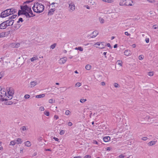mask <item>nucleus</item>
Instances as JSON below:
<instances>
[{
  "label": "nucleus",
  "instance_id": "1",
  "mask_svg": "<svg viewBox=\"0 0 158 158\" xmlns=\"http://www.w3.org/2000/svg\"><path fill=\"white\" fill-rule=\"evenodd\" d=\"M44 8V6L42 4L36 2L34 3L32 9L34 11L40 13L42 12Z\"/></svg>",
  "mask_w": 158,
  "mask_h": 158
},
{
  "label": "nucleus",
  "instance_id": "2",
  "mask_svg": "<svg viewBox=\"0 0 158 158\" xmlns=\"http://www.w3.org/2000/svg\"><path fill=\"white\" fill-rule=\"evenodd\" d=\"M6 93L4 89H1L0 90V96L1 98L0 99V101L2 102L4 101L8 100L7 96L6 95Z\"/></svg>",
  "mask_w": 158,
  "mask_h": 158
},
{
  "label": "nucleus",
  "instance_id": "3",
  "mask_svg": "<svg viewBox=\"0 0 158 158\" xmlns=\"http://www.w3.org/2000/svg\"><path fill=\"white\" fill-rule=\"evenodd\" d=\"M133 3L132 0H120L119 5L122 6H132Z\"/></svg>",
  "mask_w": 158,
  "mask_h": 158
},
{
  "label": "nucleus",
  "instance_id": "4",
  "mask_svg": "<svg viewBox=\"0 0 158 158\" xmlns=\"http://www.w3.org/2000/svg\"><path fill=\"white\" fill-rule=\"evenodd\" d=\"M2 62L3 63V67H5L8 69H11L14 67V63H10L9 61H5V62H3V60L0 61V62L2 63Z\"/></svg>",
  "mask_w": 158,
  "mask_h": 158
},
{
  "label": "nucleus",
  "instance_id": "5",
  "mask_svg": "<svg viewBox=\"0 0 158 158\" xmlns=\"http://www.w3.org/2000/svg\"><path fill=\"white\" fill-rule=\"evenodd\" d=\"M10 9H7L1 12L0 17L3 18L6 17L9 15H11V12H10Z\"/></svg>",
  "mask_w": 158,
  "mask_h": 158
},
{
  "label": "nucleus",
  "instance_id": "6",
  "mask_svg": "<svg viewBox=\"0 0 158 158\" xmlns=\"http://www.w3.org/2000/svg\"><path fill=\"white\" fill-rule=\"evenodd\" d=\"M7 90L8 94L7 96L8 100H10L12 98L13 95L14 93V89L12 87H9L8 89H7Z\"/></svg>",
  "mask_w": 158,
  "mask_h": 158
},
{
  "label": "nucleus",
  "instance_id": "7",
  "mask_svg": "<svg viewBox=\"0 0 158 158\" xmlns=\"http://www.w3.org/2000/svg\"><path fill=\"white\" fill-rule=\"evenodd\" d=\"M68 3L69 4V10L70 12H72L74 11L75 9V6L74 3L71 1H69Z\"/></svg>",
  "mask_w": 158,
  "mask_h": 158
},
{
  "label": "nucleus",
  "instance_id": "8",
  "mask_svg": "<svg viewBox=\"0 0 158 158\" xmlns=\"http://www.w3.org/2000/svg\"><path fill=\"white\" fill-rule=\"evenodd\" d=\"M103 42H98L95 44L94 46L95 47L99 48L102 49L105 48L106 45H104Z\"/></svg>",
  "mask_w": 158,
  "mask_h": 158
},
{
  "label": "nucleus",
  "instance_id": "9",
  "mask_svg": "<svg viewBox=\"0 0 158 158\" xmlns=\"http://www.w3.org/2000/svg\"><path fill=\"white\" fill-rule=\"evenodd\" d=\"M21 9L23 11L30 12V10H31V8L29 7L27 5H25L23 6H21Z\"/></svg>",
  "mask_w": 158,
  "mask_h": 158
},
{
  "label": "nucleus",
  "instance_id": "10",
  "mask_svg": "<svg viewBox=\"0 0 158 158\" xmlns=\"http://www.w3.org/2000/svg\"><path fill=\"white\" fill-rule=\"evenodd\" d=\"M14 21V20L12 19H9L5 21L7 27L12 25L13 24Z\"/></svg>",
  "mask_w": 158,
  "mask_h": 158
},
{
  "label": "nucleus",
  "instance_id": "11",
  "mask_svg": "<svg viewBox=\"0 0 158 158\" xmlns=\"http://www.w3.org/2000/svg\"><path fill=\"white\" fill-rule=\"evenodd\" d=\"M7 27V26L6 25V22L4 21L2 23L0 24V29H5Z\"/></svg>",
  "mask_w": 158,
  "mask_h": 158
},
{
  "label": "nucleus",
  "instance_id": "12",
  "mask_svg": "<svg viewBox=\"0 0 158 158\" xmlns=\"http://www.w3.org/2000/svg\"><path fill=\"white\" fill-rule=\"evenodd\" d=\"M66 59L65 57L60 58L59 60V63L61 64H64L66 61Z\"/></svg>",
  "mask_w": 158,
  "mask_h": 158
},
{
  "label": "nucleus",
  "instance_id": "13",
  "mask_svg": "<svg viewBox=\"0 0 158 158\" xmlns=\"http://www.w3.org/2000/svg\"><path fill=\"white\" fill-rule=\"evenodd\" d=\"M93 35L91 36V38H94L96 37L98 34V32L97 31H95L92 32Z\"/></svg>",
  "mask_w": 158,
  "mask_h": 158
},
{
  "label": "nucleus",
  "instance_id": "14",
  "mask_svg": "<svg viewBox=\"0 0 158 158\" xmlns=\"http://www.w3.org/2000/svg\"><path fill=\"white\" fill-rule=\"evenodd\" d=\"M37 84V83L36 82H35V81H31L30 83V87L31 88L33 87L36 85Z\"/></svg>",
  "mask_w": 158,
  "mask_h": 158
},
{
  "label": "nucleus",
  "instance_id": "15",
  "mask_svg": "<svg viewBox=\"0 0 158 158\" xmlns=\"http://www.w3.org/2000/svg\"><path fill=\"white\" fill-rule=\"evenodd\" d=\"M14 140L15 143H16V144H21L22 142L21 139L19 138L17 139Z\"/></svg>",
  "mask_w": 158,
  "mask_h": 158
},
{
  "label": "nucleus",
  "instance_id": "16",
  "mask_svg": "<svg viewBox=\"0 0 158 158\" xmlns=\"http://www.w3.org/2000/svg\"><path fill=\"white\" fill-rule=\"evenodd\" d=\"M124 55L127 56H129L131 55V51L129 50H125L124 52Z\"/></svg>",
  "mask_w": 158,
  "mask_h": 158
},
{
  "label": "nucleus",
  "instance_id": "17",
  "mask_svg": "<svg viewBox=\"0 0 158 158\" xmlns=\"http://www.w3.org/2000/svg\"><path fill=\"white\" fill-rule=\"evenodd\" d=\"M23 15H25L27 17L30 18L34 16V15H30L29 13L27 12H24Z\"/></svg>",
  "mask_w": 158,
  "mask_h": 158
},
{
  "label": "nucleus",
  "instance_id": "18",
  "mask_svg": "<svg viewBox=\"0 0 158 158\" xmlns=\"http://www.w3.org/2000/svg\"><path fill=\"white\" fill-rule=\"evenodd\" d=\"M110 138L109 136H106L103 138V141L105 142H107L110 140Z\"/></svg>",
  "mask_w": 158,
  "mask_h": 158
},
{
  "label": "nucleus",
  "instance_id": "19",
  "mask_svg": "<svg viewBox=\"0 0 158 158\" xmlns=\"http://www.w3.org/2000/svg\"><path fill=\"white\" fill-rule=\"evenodd\" d=\"M156 141H151L148 143V144L150 146L156 144Z\"/></svg>",
  "mask_w": 158,
  "mask_h": 158
},
{
  "label": "nucleus",
  "instance_id": "20",
  "mask_svg": "<svg viewBox=\"0 0 158 158\" xmlns=\"http://www.w3.org/2000/svg\"><path fill=\"white\" fill-rule=\"evenodd\" d=\"M55 9L54 8H52L48 12V15H52L53 14V12L55 11Z\"/></svg>",
  "mask_w": 158,
  "mask_h": 158
},
{
  "label": "nucleus",
  "instance_id": "21",
  "mask_svg": "<svg viewBox=\"0 0 158 158\" xmlns=\"http://www.w3.org/2000/svg\"><path fill=\"white\" fill-rule=\"evenodd\" d=\"M45 96V94H40L39 95H36L35 97L37 98H43Z\"/></svg>",
  "mask_w": 158,
  "mask_h": 158
},
{
  "label": "nucleus",
  "instance_id": "22",
  "mask_svg": "<svg viewBox=\"0 0 158 158\" xmlns=\"http://www.w3.org/2000/svg\"><path fill=\"white\" fill-rule=\"evenodd\" d=\"M91 68V66L89 64H87L85 66V68L87 70H89Z\"/></svg>",
  "mask_w": 158,
  "mask_h": 158
},
{
  "label": "nucleus",
  "instance_id": "23",
  "mask_svg": "<svg viewBox=\"0 0 158 158\" xmlns=\"http://www.w3.org/2000/svg\"><path fill=\"white\" fill-rule=\"evenodd\" d=\"M11 9L10 12H11V15L17 12L16 10L15 9H13V8H11V9Z\"/></svg>",
  "mask_w": 158,
  "mask_h": 158
},
{
  "label": "nucleus",
  "instance_id": "24",
  "mask_svg": "<svg viewBox=\"0 0 158 158\" xmlns=\"http://www.w3.org/2000/svg\"><path fill=\"white\" fill-rule=\"evenodd\" d=\"M25 145L27 147H30L31 145V144L30 142L29 141H27L25 142Z\"/></svg>",
  "mask_w": 158,
  "mask_h": 158
},
{
  "label": "nucleus",
  "instance_id": "25",
  "mask_svg": "<svg viewBox=\"0 0 158 158\" xmlns=\"http://www.w3.org/2000/svg\"><path fill=\"white\" fill-rule=\"evenodd\" d=\"M24 11H23V10H19L18 13V15H23V13H24Z\"/></svg>",
  "mask_w": 158,
  "mask_h": 158
},
{
  "label": "nucleus",
  "instance_id": "26",
  "mask_svg": "<svg viewBox=\"0 0 158 158\" xmlns=\"http://www.w3.org/2000/svg\"><path fill=\"white\" fill-rule=\"evenodd\" d=\"M38 59V58L36 56H34L32 58H31V61H33L34 60H37Z\"/></svg>",
  "mask_w": 158,
  "mask_h": 158
},
{
  "label": "nucleus",
  "instance_id": "27",
  "mask_svg": "<svg viewBox=\"0 0 158 158\" xmlns=\"http://www.w3.org/2000/svg\"><path fill=\"white\" fill-rule=\"evenodd\" d=\"M102 1L105 2L111 3L113 2V0H102Z\"/></svg>",
  "mask_w": 158,
  "mask_h": 158
},
{
  "label": "nucleus",
  "instance_id": "28",
  "mask_svg": "<svg viewBox=\"0 0 158 158\" xmlns=\"http://www.w3.org/2000/svg\"><path fill=\"white\" fill-rule=\"evenodd\" d=\"M14 45H15V46H14V48H18L20 46V44L19 43H14Z\"/></svg>",
  "mask_w": 158,
  "mask_h": 158
},
{
  "label": "nucleus",
  "instance_id": "29",
  "mask_svg": "<svg viewBox=\"0 0 158 158\" xmlns=\"http://www.w3.org/2000/svg\"><path fill=\"white\" fill-rule=\"evenodd\" d=\"M5 36V32H2L0 33V38L3 37Z\"/></svg>",
  "mask_w": 158,
  "mask_h": 158
},
{
  "label": "nucleus",
  "instance_id": "30",
  "mask_svg": "<svg viewBox=\"0 0 158 158\" xmlns=\"http://www.w3.org/2000/svg\"><path fill=\"white\" fill-rule=\"evenodd\" d=\"M17 16V15H12L11 16L9 17V19H15L16 17Z\"/></svg>",
  "mask_w": 158,
  "mask_h": 158
},
{
  "label": "nucleus",
  "instance_id": "31",
  "mask_svg": "<svg viewBox=\"0 0 158 158\" xmlns=\"http://www.w3.org/2000/svg\"><path fill=\"white\" fill-rule=\"evenodd\" d=\"M16 143H15V140L11 141L10 142V145H11L12 146L14 145Z\"/></svg>",
  "mask_w": 158,
  "mask_h": 158
},
{
  "label": "nucleus",
  "instance_id": "32",
  "mask_svg": "<svg viewBox=\"0 0 158 158\" xmlns=\"http://www.w3.org/2000/svg\"><path fill=\"white\" fill-rule=\"evenodd\" d=\"M56 44H53L51 45L50 46L51 48L53 49L56 46Z\"/></svg>",
  "mask_w": 158,
  "mask_h": 158
},
{
  "label": "nucleus",
  "instance_id": "33",
  "mask_svg": "<svg viewBox=\"0 0 158 158\" xmlns=\"http://www.w3.org/2000/svg\"><path fill=\"white\" fill-rule=\"evenodd\" d=\"M117 63L120 66H122V61L119 60H118L117 61Z\"/></svg>",
  "mask_w": 158,
  "mask_h": 158
},
{
  "label": "nucleus",
  "instance_id": "34",
  "mask_svg": "<svg viewBox=\"0 0 158 158\" xmlns=\"http://www.w3.org/2000/svg\"><path fill=\"white\" fill-rule=\"evenodd\" d=\"M86 101V99H81L80 100V102L82 103H83L85 102Z\"/></svg>",
  "mask_w": 158,
  "mask_h": 158
},
{
  "label": "nucleus",
  "instance_id": "35",
  "mask_svg": "<svg viewBox=\"0 0 158 158\" xmlns=\"http://www.w3.org/2000/svg\"><path fill=\"white\" fill-rule=\"evenodd\" d=\"M4 73L3 72H1L0 73V79L3 76Z\"/></svg>",
  "mask_w": 158,
  "mask_h": 158
},
{
  "label": "nucleus",
  "instance_id": "36",
  "mask_svg": "<svg viewBox=\"0 0 158 158\" xmlns=\"http://www.w3.org/2000/svg\"><path fill=\"white\" fill-rule=\"evenodd\" d=\"M75 49L79 50L81 51H83V49L81 47H78V48H76Z\"/></svg>",
  "mask_w": 158,
  "mask_h": 158
},
{
  "label": "nucleus",
  "instance_id": "37",
  "mask_svg": "<svg viewBox=\"0 0 158 158\" xmlns=\"http://www.w3.org/2000/svg\"><path fill=\"white\" fill-rule=\"evenodd\" d=\"M114 86L116 88H118L120 87V85L116 83H115L114 84Z\"/></svg>",
  "mask_w": 158,
  "mask_h": 158
},
{
  "label": "nucleus",
  "instance_id": "38",
  "mask_svg": "<svg viewBox=\"0 0 158 158\" xmlns=\"http://www.w3.org/2000/svg\"><path fill=\"white\" fill-rule=\"evenodd\" d=\"M20 57H19L18 59L17 60V64H18L19 65L22 64V62L19 63V61H20Z\"/></svg>",
  "mask_w": 158,
  "mask_h": 158
},
{
  "label": "nucleus",
  "instance_id": "39",
  "mask_svg": "<svg viewBox=\"0 0 158 158\" xmlns=\"http://www.w3.org/2000/svg\"><path fill=\"white\" fill-rule=\"evenodd\" d=\"M44 114L47 116H48L49 115V112L48 111H45L44 112Z\"/></svg>",
  "mask_w": 158,
  "mask_h": 158
},
{
  "label": "nucleus",
  "instance_id": "40",
  "mask_svg": "<svg viewBox=\"0 0 158 158\" xmlns=\"http://www.w3.org/2000/svg\"><path fill=\"white\" fill-rule=\"evenodd\" d=\"M153 73L152 72H149L148 73V75L150 76H152L153 75Z\"/></svg>",
  "mask_w": 158,
  "mask_h": 158
},
{
  "label": "nucleus",
  "instance_id": "41",
  "mask_svg": "<svg viewBox=\"0 0 158 158\" xmlns=\"http://www.w3.org/2000/svg\"><path fill=\"white\" fill-rule=\"evenodd\" d=\"M30 97V95H29L28 94H26V95H25L24 96V98L26 99H28V98H29Z\"/></svg>",
  "mask_w": 158,
  "mask_h": 158
},
{
  "label": "nucleus",
  "instance_id": "42",
  "mask_svg": "<svg viewBox=\"0 0 158 158\" xmlns=\"http://www.w3.org/2000/svg\"><path fill=\"white\" fill-rule=\"evenodd\" d=\"M65 113L66 115H68L70 113V112L69 110H67L66 111Z\"/></svg>",
  "mask_w": 158,
  "mask_h": 158
},
{
  "label": "nucleus",
  "instance_id": "43",
  "mask_svg": "<svg viewBox=\"0 0 158 158\" xmlns=\"http://www.w3.org/2000/svg\"><path fill=\"white\" fill-rule=\"evenodd\" d=\"M100 23H103L104 22V20L102 18H100L99 19Z\"/></svg>",
  "mask_w": 158,
  "mask_h": 158
},
{
  "label": "nucleus",
  "instance_id": "44",
  "mask_svg": "<svg viewBox=\"0 0 158 158\" xmlns=\"http://www.w3.org/2000/svg\"><path fill=\"white\" fill-rule=\"evenodd\" d=\"M64 133H65V131L64 130H62L60 131V135H63L64 134Z\"/></svg>",
  "mask_w": 158,
  "mask_h": 158
},
{
  "label": "nucleus",
  "instance_id": "45",
  "mask_svg": "<svg viewBox=\"0 0 158 158\" xmlns=\"http://www.w3.org/2000/svg\"><path fill=\"white\" fill-rule=\"evenodd\" d=\"M23 22V19L21 18H19V21L17 22V23H19V22Z\"/></svg>",
  "mask_w": 158,
  "mask_h": 158
},
{
  "label": "nucleus",
  "instance_id": "46",
  "mask_svg": "<svg viewBox=\"0 0 158 158\" xmlns=\"http://www.w3.org/2000/svg\"><path fill=\"white\" fill-rule=\"evenodd\" d=\"M76 86H78V87L80 86L81 85V84L80 83L78 82L76 83Z\"/></svg>",
  "mask_w": 158,
  "mask_h": 158
},
{
  "label": "nucleus",
  "instance_id": "47",
  "mask_svg": "<svg viewBox=\"0 0 158 158\" xmlns=\"http://www.w3.org/2000/svg\"><path fill=\"white\" fill-rule=\"evenodd\" d=\"M147 139H148V138L147 137H143L141 139L142 140H144V141L146 140Z\"/></svg>",
  "mask_w": 158,
  "mask_h": 158
},
{
  "label": "nucleus",
  "instance_id": "48",
  "mask_svg": "<svg viewBox=\"0 0 158 158\" xmlns=\"http://www.w3.org/2000/svg\"><path fill=\"white\" fill-rule=\"evenodd\" d=\"M42 139H43V138H42V136H40L38 138V140L39 142H40V141H41L42 140Z\"/></svg>",
  "mask_w": 158,
  "mask_h": 158
},
{
  "label": "nucleus",
  "instance_id": "49",
  "mask_svg": "<svg viewBox=\"0 0 158 158\" xmlns=\"http://www.w3.org/2000/svg\"><path fill=\"white\" fill-rule=\"evenodd\" d=\"M138 58L140 60H141L143 59V56H142V55H140L139 56Z\"/></svg>",
  "mask_w": 158,
  "mask_h": 158
},
{
  "label": "nucleus",
  "instance_id": "50",
  "mask_svg": "<svg viewBox=\"0 0 158 158\" xmlns=\"http://www.w3.org/2000/svg\"><path fill=\"white\" fill-rule=\"evenodd\" d=\"M40 110L41 111H44V109L43 107L41 106L40 108Z\"/></svg>",
  "mask_w": 158,
  "mask_h": 158
},
{
  "label": "nucleus",
  "instance_id": "51",
  "mask_svg": "<svg viewBox=\"0 0 158 158\" xmlns=\"http://www.w3.org/2000/svg\"><path fill=\"white\" fill-rule=\"evenodd\" d=\"M91 157V156L89 155H86L84 157L85 158H90Z\"/></svg>",
  "mask_w": 158,
  "mask_h": 158
},
{
  "label": "nucleus",
  "instance_id": "52",
  "mask_svg": "<svg viewBox=\"0 0 158 158\" xmlns=\"http://www.w3.org/2000/svg\"><path fill=\"white\" fill-rule=\"evenodd\" d=\"M125 157V156H124L122 154H121V155H120L119 156V157L120 158H123Z\"/></svg>",
  "mask_w": 158,
  "mask_h": 158
},
{
  "label": "nucleus",
  "instance_id": "53",
  "mask_svg": "<svg viewBox=\"0 0 158 158\" xmlns=\"http://www.w3.org/2000/svg\"><path fill=\"white\" fill-rule=\"evenodd\" d=\"M22 129L23 131H24L26 130V128L25 127L23 126L22 127Z\"/></svg>",
  "mask_w": 158,
  "mask_h": 158
},
{
  "label": "nucleus",
  "instance_id": "54",
  "mask_svg": "<svg viewBox=\"0 0 158 158\" xmlns=\"http://www.w3.org/2000/svg\"><path fill=\"white\" fill-rule=\"evenodd\" d=\"M48 102L50 103H53V99H49Z\"/></svg>",
  "mask_w": 158,
  "mask_h": 158
},
{
  "label": "nucleus",
  "instance_id": "55",
  "mask_svg": "<svg viewBox=\"0 0 158 158\" xmlns=\"http://www.w3.org/2000/svg\"><path fill=\"white\" fill-rule=\"evenodd\" d=\"M147 1L148 2L151 3H153L155 2L153 0H148Z\"/></svg>",
  "mask_w": 158,
  "mask_h": 158
},
{
  "label": "nucleus",
  "instance_id": "56",
  "mask_svg": "<svg viewBox=\"0 0 158 158\" xmlns=\"http://www.w3.org/2000/svg\"><path fill=\"white\" fill-rule=\"evenodd\" d=\"M73 124L71 122H69L68 123V125L69 126H71Z\"/></svg>",
  "mask_w": 158,
  "mask_h": 158
},
{
  "label": "nucleus",
  "instance_id": "57",
  "mask_svg": "<svg viewBox=\"0 0 158 158\" xmlns=\"http://www.w3.org/2000/svg\"><path fill=\"white\" fill-rule=\"evenodd\" d=\"M157 25H154L153 26V27L154 29H156L157 28H158V26L156 27V26H157Z\"/></svg>",
  "mask_w": 158,
  "mask_h": 158
},
{
  "label": "nucleus",
  "instance_id": "58",
  "mask_svg": "<svg viewBox=\"0 0 158 158\" xmlns=\"http://www.w3.org/2000/svg\"><path fill=\"white\" fill-rule=\"evenodd\" d=\"M53 139L56 141H58L59 139L55 137H54Z\"/></svg>",
  "mask_w": 158,
  "mask_h": 158
},
{
  "label": "nucleus",
  "instance_id": "59",
  "mask_svg": "<svg viewBox=\"0 0 158 158\" xmlns=\"http://www.w3.org/2000/svg\"><path fill=\"white\" fill-rule=\"evenodd\" d=\"M30 12H29V14H30L31 15H34V16L35 15H33L32 12V10H30Z\"/></svg>",
  "mask_w": 158,
  "mask_h": 158
},
{
  "label": "nucleus",
  "instance_id": "60",
  "mask_svg": "<svg viewBox=\"0 0 158 158\" xmlns=\"http://www.w3.org/2000/svg\"><path fill=\"white\" fill-rule=\"evenodd\" d=\"M145 41L147 43H148L149 42V39L148 38H146L145 39Z\"/></svg>",
  "mask_w": 158,
  "mask_h": 158
},
{
  "label": "nucleus",
  "instance_id": "61",
  "mask_svg": "<svg viewBox=\"0 0 158 158\" xmlns=\"http://www.w3.org/2000/svg\"><path fill=\"white\" fill-rule=\"evenodd\" d=\"M84 86V88L85 89L88 90V85H85Z\"/></svg>",
  "mask_w": 158,
  "mask_h": 158
},
{
  "label": "nucleus",
  "instance_id": "62",
  "mask_svg": "<svg viewBox=\"0 0 158 158\" xmlns=\"http://www.w3.org/2000/svg\"><path fill=\"white\" fill-rule=\"evenodd\" d=\"M125 35H130V34H129L128 33V32H125Z\"/></svg>",
  "mask_w": 158,
  "mask_h": 158
},
{
  "label": "nucleus",
  "instance_id": "63",
  "mask_svg": "<svg viewBox=\"0 0 158 158\" xmlns=\"http://www.w3.org/2000/svg\"><path fill=\"white\" fill-rule=\"evenodd\" d=\"M101 84L103 86L105 85V83L104 82H101Z\"/></svg>",
  "mask_w": 158,
  "mask_h": 158
},
{
  "label": "nucleus",
  "instance_id": "64",
  "mask_svg": "<svg viewBox=\"0 0 158 158\" xmlns=\"http://www.w3.org/2000/svg\"><path fill=\"white\" fill-rule=\"evenodd\" d=\"M106 53H107V52H104L103 53V54L105 56V57L106 58H107L106 56Z\"/></svg>",
  "mask_w": 158,
  "mask_h": 158
}]
</instances>
